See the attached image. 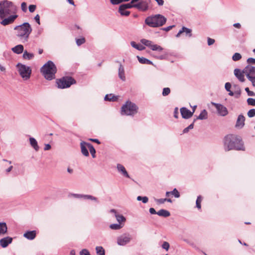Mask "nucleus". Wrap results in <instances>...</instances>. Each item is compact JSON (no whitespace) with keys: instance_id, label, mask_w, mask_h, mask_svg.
Instances as JSON below:
<instances>
[{"instance_id":"1","label":"nucleus","mask_w":255,"mask_h":255,"mask_svg":"<svg viewBox=\"0 0 255 255\" xmlns=\"http://www.w3.org/2000/svg\"><path fill=\"white\" fill-rule=\"evenodd\" d=\"M224 145L226 151L231 150H245V149L241 137L233 134H228L225 137Z\"/></svg>"},{"instance_id":"2","label":"nucleus","mask_w":255,"mask_h":255,"mask_svg":"<svg viewBox=\"0 0 255 255\" xmlns=\"http://www.w3.org/2000/svg\"><path fill=\"white\" fill-rule=\"evenodd\" d=\"M40 71L46 79L51 80L55 78L57 68L54 63L51 61H48L45 63L42 67Z\"/></svg>"},{"instance_id":"3","label":"nucleus","mask_w":255,"mask_h":255,"mask_svg":"<svg viewBox=\"0 0 255 255\" xmlns=\"http://www.w3.org/2000/svg\"><path fill=\"white\" fill-rule=\"evenodd\" d=\"M166 20L165 16L157 14L147 17L145 19V23L151 27H158L163 25Z\"/></svg>"},{"instance_id":"4","label":"nucleus","mask_w":255,"mask_h":255,"mask_svg":"<svg viewBox=\"0 0 255 255\" xmlns=\"http://www.w3.org/2000/svg\"><path fill=\"white\" fill-rule=\"evenodd\" d=\"M17 8L12 2L3 0L0 2V18L3 19L11 13H15Z\"/></svg>"},{"instance_id":"5","label":"nucleus","mask_w":255,"mask_h":255,"mask_svg":"<svg viewBox=\"0 0 255 255\" xmlns=\"http://www.w3.org/2000/svg\"><path fill=\"white\" fill-rule=\"evenodd\" d=\"M14 29L16 31L17 36L22 40L23 42L27 40L29 35L32 31L31 27L27 22L15 27Z\"/></svg>"},{"instance_id":"6","label":"nucleus","mask_w":255,"mask_h":255,"mask_svg":"<svg viewBox=\"0 0 255 255\" xmlns=\"http://www.w3.org/2000/svg\"><path fill=\"white\" fill-rule=\"evenodd\" d=\"M138 107L136 105L131 102L127 101L122 107L121 113L122 115L133 116L137 113Z\"/></svg>"},{"instance_id":"7","label":"nucleus","mask_w":255,"mask_h":255,"mask_svg":"<svg viewBox=\"0 0 255 255\" xmlns=\"http://www.w3.org/2000/svg\"><path fill=\"white\" fill-rule=\"evenodd\" d=\"M16 67L19 74L23 80H27L30 78L32 72L30 67L21 63H18Z\"/></svg>"},{"instance_id":"8","label":"nucleus","mask_w":255,"mask_h":255,"mask_svg":"<svg viewBox=\"0 0 255 255\" xmlns=\"http://www.w3.org/2000/svg\"><path fill=\"white\" fill-rule=\"evenodd\" d=\"M76 83V81L71 77H64L56 80V83L59 88H67Z\"/></svg>"},{"instance_id":"9","label":"nucleus","mask_w":255,"mask_h":255,"mask_svg":"<svg viewBox=\"0 0 255 255\" xmlns=\"http://www.w3.org/2000/svg\"><path fill=\"white\" fill-rule=\"evenodd\" d=\"M244 72L253 86L255 87V67L248 65L244 69Z\"/></svg>"},{"instance_id":"10","label":"nucleus","mask_w":255,"mask_h":255,"mask_svg":"<svg viewBox=\"0 0 255 255\" xmlns=\"http://www.w3.org/2000/svg\"><path fill=\"white\" fill-rule=\"evenodd\" d=\"M130 236L128 234H124L117 239V243L120 246H125L130 242Z\"/></svg>"},{"instance_id":"11","label":"nucleus","mask_w":255,"mask_h":255,"mask_svg":"<svg viewBox=\"0 0 255 255\" xmlns=\"http://www.w3.org/2000/svg\"><path fill=\"white\" fill-rule=\"evenodd\" d=\"M212 104L215 106L217 110L219 115L221 116H225L228 115V111L227 109L223 105L215 103H212Z\"/></svg>"},{"instance_id":"12","label":"nucleus","mask_w":255,"mask_h":255,"mask_svg":"<svg viewBox=\"0 0 255 255\" xmlns=\"http://www.w3.org/2000/svg\"><path fill=\"white\" fill-rule=\"evenodd\" d=\"M195 111V110L192 112L186 108H182L180 109V113L182 117L184 119H189L191 118Z\"/></svg>"},{"instance_id":"13","label":"nucleus","mask_w":255,"mask_h":255,"mask_svg":"<svg viewBox=\"0 0 255 255\" xmlns=\"http://www.w3.org/2000/svg\"><path fill=\"white\" fill-rule=\"evenodd\" d=\"M17 15L15 14L10 15L6 18H4L1 21H0V24L4 26L11 24L13 22V21L17 17Z\"/></svg>"},{"instance_id":"14","label":"nucleus","mask_w":255,"mask_h":255,"mask_svg":"<svg viewBox=\"0 0 255 255\" xmlns=\"http://www.w3.org/2000/svg\"><path fill=\"white\" fill-rule=\"evenodd\" d=\"M234 74L236 76V77L238 79V80L241 82H244L245 81V74L244 72V70L243 71H241L239 69H235L234 70Z\"/></svg>"},{"instance_id":"15","label":"nucleus","mask_w":255,"mask_h":255,"mask_svg":"<svg viewBox=\"0 0 255 255\" xmlns=\"http://www.w3.org/2000/svg\"><path fill=\"white\" fill-rule=\"evenodd\" d=\"M245 117L242 115H239L237 120L236 127L239 128H242L245 125Z\"/></svg>"},{"instance_id":"16","label":"nucleus","mask_w":255,"mask_h":255,"mask_svg":"<svg viewBox=\"0 0 255 255\" xmlns=\"http://www.w3.org/2000/svg\"><path fill=\"white\" fill-rule=\"evenodd\" d=\"M135 7L141 11H146L148 7V4L145 1H142L138 3H135Z\"/></svg>"},{"instance_id":"17","label":"nucleus","mask_w":255,"mask_h":255,"mask_svg":"<svg viewBox=\"0 0 255 255\" xmlns=\"http://www.w3.org/2000/svg\"><path fill=\"white\" fill-rule=\"evenodd\" d=\"M111 212L114 213L115 215V217L118 223L121 225H122L123 223H125L126 222V218L124 217L122 215L118 214L117 211L115 209H112L111 210Z\"/></svg>"},{"instance_id":"18","label":"nucleus","mask_w":255,"mask_h":255,"mask_svg":"<svg viewBox=\"0 0 255 255\" xmlns=\"http://www.w3.org/2000/svg\"><path fill=\"white\" fill-rule=\"evenodd\" d=\"M12 241V238L10 237L3 238L0 240V245L2 248H6Z\"/></svg>"},{"instance_id":"19","label":"nucleus","mask_w":255,"mask_h":255,"mask_svg":"<svg viewBox=\"0 0 255 255\" xmlns=\"http://www.w3.org/2000/svg\"><path fill=\"white\" fill-rule=\"evenodd\" d=\"M184 32L185 33L186 35H188L189 37L192 36V30L191 29L183 26L182 28V29L176 34V37H179L180 36V35Z\"/></svg>"},{"instance_id":"20","label":"nucleus","mask_w":255,"mask_h":255,"mask_svg":"<svg viewBox=\"0 0 255 255\" xmlns=\"http://www.w3.org/2000/svg\"><path fill=\"white\" fill-rule=\"evenodd\" d=\"M88 144H90V143H87L84 141H82L80 143L81 152L82 154L86 156H88L89 155V152L87 150Z\"/></svg>"},{"instance_id":"21","label":"nucleus","mask_w":255,"mask_h":255,"mask_svg":"<svg viewBox=\"0 0 255 255\" xmlns=\"http://www.w3.org/2000/svg\"><path fill=\"white\" fill-rule=\"evenodd\" d=\"M36 234L35 231H28L24 234L23 236L28 240H32L35 238Z\"/></svg>"},{"instance_id":"22","label":"nucleus","mask_w":255,"mask_h":255,"mask_svg":"<svg viewBox=\"0 0 255 255\" xmlns=\"http://www.w3.org/2000/svg\"><path fill=\"white\" fill-rule=\"evenodd\" d=\"M117 168L119 172H122V173L126 177L128 178H129V176L128 174V173L127 171H126L125 167L120 164H117Z\"/></svg>"},{"instance_id":"23","label":"nucleus","mask_w":255,"mask_h":255,"mask_svg":"<svg viewBox=\"0 0 255 255\" xmlns=\"http://www.w3.org/2000/svg\"><path fill=\"white\" fill-rule=\"evenodd\" d=\"M135 3H131V1L128 3L122 4L119 7V10H125L127 8L135 7Z\"/></svg>"},{"instance_id":"24","label":"nucleus","mask_w":255,"mask_h":255,"mask_svg":"<svg viewBox=\"0 0 255 255\" xmlns=\"http://www.w3.org/2000/svg\"><path fill=\"white\" fill-rule=\"evenodd\" d=\"M29 141L30 145L33 148L36 150L38 151L39 150V147L38 145L37 142L36 140L33 137L29 138Z\"/></svg>"},{"instance_id":"25","label":"nucleus","mask_w":255,"mask_h":255,"mask_svg":"<svg viewBox=\"0 0 255 255\" xmlns=\"http://www.w3.org/2000/svg\"><path fill=\"white\" fill-rule=\"evenodd\" d=\"M11 50L15 53L20 54L23 51V46L21 44L17 45L16 46L13 47Z\"/></svg>"},{"instance_id":"26","label":"nucleus","mask_w":255,"mask_h":255,"mask_svg":"<svg viewBox=\"0 0 255 255\" xmlns=\"http://www.w3.org/2000/svg\"><path fill=\"white\" fill-rule=\"evenodd\" d=\"M7 228L6 223H0V235L6 233Z\"/></svg>"},{"instance_id":"27","label":"nucleus","mask_w":255,"mask_h":255,"mask_svg":"<svg viewBox=\"0 0 255 255\" xmlns=\"http://www.w3.org/2000/svg\"><path fill=\"white\" fill-rule=\"evenodd\" d=\"M119 76L123 81L125 80L124 68L122 65H120L119 69Z\"/></svg>"},{"instance_id":"28","label":"nucleus","mask_w":255,"mask_h":255,"mask_svg":"<svg viewBox=\"0 0 255 255\" xmlns=\"http://www.w3.org/2000/svg\"><path fill=\"white\" fill-rule=\"evenodd\" d=\"M157 214L160 216L167 217L170 215V212L164 209H161L157 212Z\"/></svg>"},{"instance_id":"29","label":"nucleus","mask_w":255,"mask_h":255,"mask_svg":"<svg viewBox=\"0 0 255 255\" xmlns=\"http://www.w3.org/2000/svg\"><path fill=\"white\" fill-rule=\"evenodd\" d=\"M137 59L139 61V62L141 64H149V65H153L152 62L149 60L148 59L144 58V57H140L139 56H137Z\"/></svg>"},{"instance_id":"30","label":"nucleus","mask_w":255,"mask_h":255,"mask_svg":"<svg viewBox=\"0 0 255 255\" xmlns=\"http://www.w3.org/2000/svg\"><path fill=\"white\" fill-rule=\"evenodd\" d=\"M96 253L97 255H105L104 249L101 246H98L96 248Z\"/></svg>"},{"instance_id":"31","label":"nucleus","mask_w":255,"mask_h":255,"mask_svg":"<svg viewBox=\"0 0 255 255\" xmlns=\"http://www.w3.org/2000/svg\"><path fill=\"white\" fill-rule=\"evenodd\" d=\"M34 57V55L32 53L27 52V51H25L23 54V58L24 59L30 60Z\"/></svg>"},{"instance_id":"32","label":"nucleus","mask_w":255,"mask_h":255,"mask_svg":"<svg viewBox=\"0 0 255 255\" xmlns=\"http://www.w3.org/2000/svg\"><path fill=\"white\" fill-rule=\"evenodd\" d=\"M207 112L205 110H204L201 112V113H200V114L197 119L200 120H204L207 119Z\"/></svg>"},{"instance_id":"33","label":"nucleus","mask_w":255,"mask_h":255,"mask_svg":"<svg viewBox=\"0 0 255 255\" xmlns=\"http://www.w3.org/2000/svg\"><path fill=\"white\" fill-rule=\"evenodd\" d=\"M118 98L113 94L107 95L105 97V100L109 101H115Z\"/></svg>"},{"instance_id":"34","label":"nucleus","mask_w":255,"mask_h":255,"mask_svg":"<svg viewBox=\"0 0 255 255\" xmlns=\"http://www.w3.org/2000/svg\"><path fill=\"white\" fill-rule=\"evenodd\" d=\"M88 148L89 149V151L93 158H95L96 157L95 153H96V150L93 147V146L90 144H88Z\"/></svg>"},{"instance_id":"35","label":"nucleus","mask_w":255,"mask_h":255,"mask_svg":"<svg viewBox=\"0 0 255 255\" xmlns=\"http://www.w3.org/2000/svg\"><path fill=\"white\" fill-rule=\"evenodd\" d=\"M131 45L133 47H134L138 50H143L145 48V47L144 46H143L142 45H138V44H136V43L134 41H132L131 42Z\"/></svg>"},{"instance_id":"36","label":"nucleus","mask_w":255,"mask_h":255,"mask_svg":"<svg viewBox=\"0 0 255 255\" xmlns=\"http://www.w3.org/2000/svg\"><path fill=\"white\" fill-rule=\"evenodd\" d=\"M123 225L120 224H113L110 226V228L112 230H119L123 227Z\"/></svg>"},{"instance_id":"37","label":"nucleus","mask_w":255,"mask_h":255,"mask_svg":"<svg viewBox=\"0 0 255 255\" xmlns=\"http://www.w3.org/2000/svg\"><path fill=\"white\" fill-rule=\"evenodd\" d=\"M202 201V198L201 196H199L196 200V207L198 209H200L201 208V202Z\"/></svg>"},{"instance_id":"38","label":"nucleus","mask_w":255,"mask_h":255,"mask_svg":"<svg viewBox=\"0 0 255 255\" xmlns=\"http://www.w3.org/2000/svg\"><path fill=\"white\" fill-rule=\"evenodd\" d=\"M141 42L145 45V46H147V47H149L150 48L151 46L152 45V42L150 41V40H146L145 39H141Z\"/></svg>"},{"instance_id":"39","label":"nucleus","mask_w":255,"mask_h":255,"mask_svg":"<svg viewBox=\"0 0 255 255\" xmlns=\"http://www.w3.org/2000/svg\"><path fill=\"white\" fill-rule=\"evenodd\" d=\"M150 48L151 50L153 51H162L163 48L159 45H156V44H152V45L150 47Z\"/></svg>"},{"instance_id":"40","label":"nucleus","mask_w":255,"mask_h":255,"mask_svg":"<svg viewBox=\"0 0 255 255\" xmlns=\"http://www.w3.org/2000/svg\"><path fill=\"white\" fill-rule=\"evenodd\" d=\"M241 58L242 55L239 53H235L232 57V59L234 61H238Z\"/></svg>"},{"instance_id":"41","label":"nucleus","mask_w":255,"mask_h":255,"mask_svg":"<svg viewBox=\"0 0 255 255\" xmlns=\"http://www.w3.org/2000/svg\"><path fill=\"white\" fill-rule=\"evenodd\" d=\"M83 198L85 199H90V200H94V201H97V198L93 196H91V195H83Z\"/></svg>"},{"instance_id":"42","label":"nucleus","mask_w":255,"mask_h":255,"mask_svg":"<svg viewBox=\"0 0 255 255\" xmlns=\"http://www.w3.org/2000/svg\"><path fill=\"white\" fill-rule=\"evenodd\" d=\"M85 39L84 37L79 39H77L76 44H77V45L80 46L82 44H84L85 42Z\"/></svg>"},{"instance_id":"43","label":"nucleus","mask_w":255,"mask_h":255,"mask_svg":"<svg viewBox=\"0 0 255 255\" xmlns=\"http://www.w3.org/2000/svg\"><path fill=\"white\" fill-rule=\"evenodd\" d=\"M170 93V89L169 88H164L163 89L162 91V95L163 96H166L168 95Z\"/></svg>"},{"instance_id":"44","label":"nucleus","mask_w":255,"mask_h":255,"mask_svg":"<svg viewBox=\"0 0 255 255\" xmlns=\"http://www.w3.org/2000/svg\"><path fill=\"white\" fill-rule=\"evenodd\" d=\"M129 0H110L113 4H118L123 1H128Z\"/></svg>"},{"instance_id":"45","label":"nucleus","mask_w":255,"mask_h":255,"mask_svg":"<svg viewBox=\"0 0 255 255\" xmlns=\"http://www.w3.org/2000/svg\"><path fill=\"white\" fill-rule=\"evenodd\" d=\"M248 116L250 118H252L255 116V109H252L248 112Z\"/></svg>"},{"instance_id":"46","label":"nucleus","mask_w":255,"mask_h":255,"mask_svg":"<svg viewBox=\"0 0 255 255\" xmlns=\"http://www.w3.org/2000/svg\"><path fill=\"white\" fill-rule=\"evenodd\" d=\"M170 192L171 194L174 195L176 198H179L180 197V194L176 188H174L173 190Z\"/></svg>"},{"instance_id":"47","label":"nucleus","mask_w":255,"mask_h":255,"mask_svg":"<svg viewBox=\"0 0 255 255\" xmlns=\"http://www.w3.org/2000/svg\"><path fill=\"white\" fill-rule=\"evenodd\" d=\"M247 103L249 105L255 106V99L249 98L247 100Z\"/></svg>"},{"instance_id":"48","label":"nucleus","mask_w":255,"mask_h":255,"mask_svg":"<svg viewBox=\"0 0 255 255\" xmlns=\"http://www.w3.org/2000/svg\"><path fill=\"white\" fill-rule=\"evenodd\" d=\"M193 127H194V123H193L192 124L190 125L188 127H187L186 128L184 129V130L183 131V133H186V132H188L189 130L193 128Z\"/></svg>"},{"instance_id":"49","label":"nucleus","mask_w":255,"mask_h":255,"mask_svg":"<svg viewBox=\"0 0 255 255\" xmlns=\"http://www.w3.org/2000/svg\"><path fill=\"white\" fill-rule=\"evenodd\" d=\"M169 244L167 242H164L162 245V248L166 250V251H168L169 250Z\"/></svg>"},{"instance_id":"50","label":"nucleus","mask_w":255,"mask_h":255,"mask_svg":"<svg viewBox=\"0 0 255 255\" xmlns=\"http://www.w3.org/2000/svg\"><path fill=\"white\" fill-rule=\"evenodd\" d=\"M245 91L247 92L248 95L249 96H255V93L254 92L250 91L248 87H247L245 88Z\"/></svg>"},{"instance_id":"51","label":"nucleus","mask_w":255,"mask_h":255,"mask_svg":"<svg viewBox=\"0 0 255 255\" xmlns=\"http://www.w3.org/2000/svg\"><path fill=\"white\" fill-rule=\"evenodd\" d=\"M21 8L23 11L26 12L27 11V4L25 2H23L21 4Z\"/></svg>"},{"instance_id":"52","label":"nucleus","mask_w":255,"mask_h":255,"mask_svg":"<svg viewBox=\"0 0 255 255\" xmlns=\"http://www.w3.org/2000/svg\"><path fill=\"white\" fill-rule=\"evenodd\" d=\"M247 63L250 64H255V59L253 58H249L247 59Z\"/></svg>"},{"instance_id":"53","label":"nucleus","mask_w":255,"mask_h":255,"mask_svg":"<svg viewBox=\"0 0 255 255\" xmlns=\"http://www.w3.org/2000/svg\"><path fill=\"white\" fill-rule=\"evenodd\" d=\"M120 13L122 15L128 16L130 12L129 11H125V10H119Z\"/></svg>"},{"instance_id":"54","label":"nucleus","mask_w":255,"mask_h":255,"mask_svg":"<svg viewBox=\"0 0 255 255\" xmlns=\"http://www.w3.org/2000/svg\"><path fill=\"white\" fill-rule=\"evenodd\" d=\"M36 5L31 4L29 6V10L30 12H33L35 11L36 9Z\"/></svg>"},{"instance_id":"55","label":"nucleus","mask_w":255,"mask_h":255,"mask_svg":"<svg viewBox=\"0 0 255 255\" xmlns=\"http://www.w3.org/2000/svg\"><path fill=\"white\" fill-rule=\"evenodd\" d=\"M215 43V40L214 39L208 38V45H211Z\"/></svg>"},{"instance_id":"56","label":"nucleus","mask_w":255,"mask_h":255,"mask_svg":"<svg viewBox=\"0 0 255 255\" xmlns=\"http://www.w3.org/2000/svg\"><path fill=\"white\" fill-rule=\"evenodd\" d=\"M231 88V85L230 83H226L225 84V89L227 91H230Z\"/></svg>"},{"instance_id":"57","label":"nucleus","mask_w":255,"mask_h":255,"mask_svg":"<svg viewBox=\"0 0 255 255\" xmlns=\"http://www.w3.org/2000/svg\"><path fill=\"white\" fill-rule=\"evenodd\" d=\"M81 255H90V254L87 250L84 249L81 252Z\"/></svg>"},{"instance_id":"58","label":"nucleus","mask_w":255,"mask_h":255,"mask_svg":"<svg viewBox=\"0 0 255 255\" xmlns=\"http://www.w3.org/2000/svg\"><path fill=\"white\" fill-rule=\"evenodd\" d=\"M178 108L177 107H176L174 109V117L175 118H178Z\"/></svg>"},{"instance_id":"59","label":"nucleus","mask_w":255,"mask_h":255,"mask_svg":"<svg viewBox=\"0 0 255 255\" xmlns=\"http://www.w3.org/2000/svg\"><path fill=\"white\" fill-rule=\"evenodd\" d=\"M154 0L157 2L158 5L159 6H162L164 4L163 0Z\"/></svg>"},{"instance_id":"60","label":"nucleus","mask_w":255,"mask_h":255,"mask_svg":"<svg viewBox=\"0 0 255 255\" xmlns=\"http://www.w3.org/2000/svg\"><path fill=\"white\" fill-rule=\"evenodd\" d=\"M34 19L35 20V21L37 22V23L38 24H40V16L38 14H37L35 17H34Z\"/></svg>"},{"instance_id":"61","label":"nucleus","mask_w":255,"mask_h":255,"mask_svg":"<svg viewBox=\"0 0 255 255\" xmlns=\"http://www.w3.org/2000/svg\"><path fill=\"white\" fill-rule=\"evenodd\" d=\"M166 198L165 199H159L156 200L157 202L159 204H163L166 201Z\"/></svg>"},{"instance_id":"62","label":"nucleus","mask_w":255,"mask_h":255,"mask_svg":"<svg viewBox=\"0 0 255 255\" xmlns=\"http://www.w3.org/2000/svg\"><path fill=\"white\" fill-rule=\"evenodd\" d=\"M175 26L174 25H171V26H168L167 27H165V28H164L163 29L166 31H169L170 30H171L173 27H174Z\"/></svg>"},{"instance_id":"63","label":"nucleus","mask_w":255,"mask_h":255,"mask_svg":"<svg viewBox=\"0 0 255 255\" xmlns=\"http://www.w3.org/2000/svg\"><path fill=\"white\" fill-rule=\"evenodd\" d=\"M141 201H142V202L143 203H146L148 202V199L146 196L142 197Z\"/></svg>"},{"instance_id":"64","label":"nucleus","mask_w":255,"mask_h":255,"mask_svg":"<svg viewBox=\"0 0 255 255\" xmlns=\"http://www.w3.org/2000/svg\"><path fill=\"white\" fill-rule=\"evenodd\" d=\"M149 212L151 214H157V212H156L155 210L153 208H150L149 209Z\"/></svg>"}]
</instances>
